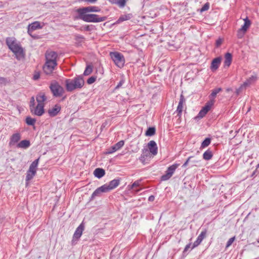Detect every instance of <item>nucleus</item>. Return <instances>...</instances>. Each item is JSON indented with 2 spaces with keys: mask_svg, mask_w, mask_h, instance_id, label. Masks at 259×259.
Returning <instances> with one entry per match:
<instances>
[{
  "mask_svg": "<svg viewBox=\"0 0 259 259\" xmlns=\"http://www.w3.org/2000/svg\"><path fill=\"white\" fill-rule=\"evenodd\" d=\"M101 9L97 6H91L86 7H82L75 10L77 15L74 19H80L86 22L99 23L105 21L107 19L106 16H100L94 14H89L90 12H99Z\"/></svg>",
  "mask_w": 259,
  "mask_h": 259,
  "instance_id": "obj_1",
  "label": "nucleus"
},
{
  "mask_svg": "<svg viewBox=\"0 0 259 259\" xmlns=\"http://www.w3.org/2000/svg\"><path fill=\"white\" fill-rule=\"evenodd\" d=\"M6 43L8 48L14 54L15 58L18 60L24 58L25 52L20 42L14 37H8L6 39Z\"/></svg>",
  "mask_w": 259,
  "mask_h": 259,
  "instance_id": "obj_2",
  "label": "nucleus"
},
{
  "mask_svg": "<svg viewBox=\"0 0 259 259\" xmlns=\"http://www.w3.org/2000/svg\"><path fill=\"white\" fill-rule=\"evenodd\" d=\"M66 90L71 92L76 89H81L84 84L82 76H77L73 79H66L65 81Z\"/></svg>",
  "mask_w": 259,
  "mask_h": 259,
  "instance_id": "obj_3",
  "label": "nucleus"
},
{
  "mask_svg": "<svg viewBox=\"0 0 259 259\" xmlns=\"http://www.w3.org/2000/svg\"><path fill=\"white\" fill-rule=\"evenodd\" d=\"M110 56L115 64L119 68L123 67L125 59L123 55L117 52H110Z\"/></svg>",
  "mask_w": 259,
  "mask_h": 259,
  "instance_id": "obj_4",
  "label": "nucleus"
},
{
  "mask_svg": "<svg viewBox=\"0 0 259 259\" xmlns=\"http://www.w3.org/2000/svg\"><path fill=\"white\" fill-rule=\"evenodd\" d=\"M50 88L53 95L55 97H61L64 93L63 88L56 82L52 83Z\"/></svg>",
  "mask_w": 259,
  "mask_h": 259,
  "instance_id": "obj_5",
  "label": "nucleus"
},
{
  "mask_svg": "<svg viewBox=\"0 0 259 259\" xmlns=\"http://www.w3.org/2000/svg\"><path fill=\"white\" fill-rule=\"evenodd\" d=\"M152 157V155L149 152L148 149L144 148L142 150V154L139 157V159L142 164L145 165L149 163Z\"/></svg>",
  "mask_w": 259,
  "mask_h": 259,
  "instance_id": "obj_6",
  "label": "nucleus"
},
{
  "mask_svg": "<svg viewBox=\"0 0 259 259\" xmlns=\"http://www.w3.org/2000/svg\"><path fill=\"white\" fill-rule=\"evenodd\" d=\"M179 165V164L175 163L169 166L166 171V174L162 176L161 180L166 181L170 178Z\"/></svg>",
  "mask_w": 259,
  "mask_h": 259,
  "instance_id": "obj_7",
  "label": "nucleus"
},
{
  "mask_svg": "<svg viewBox=\"0 0 259 259\" xmlns=\"http://www.w3.org/2000/svg\"><path fill=\"white\" fill-rule=\"evenodd\" d=\"M57 65V63L46 61L43 66V70L46 74L50 75L52 73Z\"/></svg>",
  "mask_w": 259,
  "mask_h": 259,
  "instance_id": "obj_8",
  "label": "nucleus"
},
{
  "mask_svg": "<svg viewBox=\"0 0 259 259\" xmlns=\"http://www.w3.org/2000/svg\"><path fill=\"white\" fill-rule=\"evenodd\" d=\"M214 101L212 100L207 102L198 113V116L200 118L203 117L210 109L211 107L214 104Z\"/></svg>",
  "mask_w": 259,
  "mask_h": 259,
  "instance_id": "obj_9",
  "label": "nucleus"
},
{
  "mask_svg": "<svg viewBox=\"0 0 259 259\" xmlns=\"http://www.w3.org/2000/svg\"><path fill=\"white\" fill-rule=\"evenodd\" d=\"M58 54L56 52L47 51L45 54L46 61L57 63Z\"/></svg>",
  "mask_w": 259,
  "mask_h": 259,
  "instance_id": "obj_10",
  "label": "nucleus"
},
{
  "mask_svg": "<svg viewBox=\"0 0 259 259\" xmlns=\"http://www.w3.org/2000/svg\"><path fill=\"white\" fill-rule=\"evenodd\" d=\"M108 192L104 185L98 188L92 194L90 200H93L96 197H100L103 193Z\"/></svg>",
  "mask_w": 259,
  "mask_h": 259,
  "instance_id": "obj_11",
  "label": "nucleus"
},
{
  "mask_svg": "<svg viewBox=\"0 0 259 259\" xmlns=\"http://www.w3.org/2000/svg\"><path fill=\"white\" fill-rule=\"evenodd\" d=\"M31 112L35 115L41 116L44 113V105L40 104L34 106L30 109Z\"/></svg>",
  "mask_w": 259,
  "mask_h": 259,
  "instance_id": "obj_12",
  "label": "nucleus"
},
{
  "mask_svg": "<svg viewBox=\"0 0 259 259\" xmlns=\"http://www.w3.org/2000/svg\"><path fill=\"white\" fill-rule=\"evenodd\" d=\"M148 149L150 154L153 156L157 155L158 153V148L157 144L154 141L151 140L148 143Z\"/></svg>",
  "mask_w": 259,
  "mask_h": 259,
  "instance_id": "obj_13",
  "label": "nucleus"
},
{
  "mask_svg": "<svg viewBox=\"0 0 259 259\" xmlns=\"http://www.w3.org/2000/svg\"><path fill=\"white\" fill-rule=\"evenodd\" d=\"M222 58L221 57H218L213 59L211 62L210 68L213 72L216 71L219 67Z\"/></svg>",
  "mask_w": 259,
  "mask_h": 259,
  "instance_id": "obj_14",
  "label": "nucleus"
},
{
  "mask_svg": "<svg viewBox=\"0 0 259 259\" xmlns=\"http://www.w3.org/2000/svg\"><path fill=\"white\" fill-rule=\"evenodd\" d=\"M120 183L119 179H114L111 181L109 184L104 185V187H106L107 192L111 191L112 189L116 188Z\"/></svg>",
  "mask_w": 259,
  "mask_h": 259,
  "instance_id": "obj_15",
  "label": "nucleus"
},
{
  "mask_svg": "<svg viewBox=\"0 0 259 259\" xmlns=\"http://www.w3.org/2000/svg\"><path fill=\"white\" fill-rule=\"evenodd\" d=\"M185 99L184 96L181 94L180 96V101L176 112L177 113V116L181 117L183 109V104L185 103Z\"/></svg>",
  "mask_w": 259,
  "mask_h": 259,
  "instance_id": "obj_16",
  "label": "nucleus"
},
{
  "mask_svg": "<svg viewBox=\"0 0 259 259\" xmlns=\"http://www.w3.org/2000/svg\"><path fill=\"white\" fill-rule=\"evenodd\" d=\"M206 232V230H204V231L201 232V233L198 236L196 240L194 242L193 246H192V249H193L194 248L197 247L201 243V242L205 237Z\"/></svg>",
  "mask_w": 259,
  "mask_h": 259,
  "instance_id": "obj_17",
  "label": "nucleus"
},
{
  "mask_svg": "<svg viewBox=\"0 0 259 259\" xmlns=\"http://www.w3.org/2000/svg\"><path fill=\"white\" fill-rule=\"evenodd\" d=\"M256 78L255 76H251L240 86V88L237 90V93L238 94L240 91L250 85L253 81L256 80Z\"/></svg>",
  "mask_w": 259,
  "mask_h": 259,
  "instance_id": "obj_18",
  "label": "nucleus"
},
{
  "mask_svg": "<svg viewBox=\"0 0 259 259\" xmlns=\"http://www.w3.org/2000/svg\"><path fill=\"white\" fill-rule=\"evenodd\" d=\"M61 110V106L58 104H56L53 108L48 110V113L51 117L56 116Z\"/></svg>",
  "mask_w": 259,
  "mask_h": 259,
  "instance_id": "obj_19",
  "label": "nucleus"
},
{
  "mask_svg": "<svg viewBox=\"0 0 259 259\" xmlns=\"http://www.w3.org/2000/svg\"><path fill=\"white\" fill-rule=\"evenodd\" d=\"M84 226L83 223H81L76 229L73 234V239H78L81 236L84 230Z\"/></svg>",
  "mask_w": 259,
  "mask_h": 259,
  "instance_id": "obj_20",
  "label": "nucleus"
},
{
  "mask_svg": "<svg viewBox=\"0 0 259 259\" xmlns=\"http://www.w3.org/2000/svg\"><path fill=\"white\" fill-rule=\"evenodd\" d=\"M21 134L19 133L13 134L10 138L9 145H13L15 144L18 143V141L21 139Z\"/></svg>",
  "mask_w": 259,
  "mask_h": 259,
  "instance_id": "obj_21",
  "label": "nucleus"
},
{
  "mask_svg": "<svg viewBox=\"0 0 259 259\" xmlns=\"http://www.w3.org/2000/svg\"><path fill=\"white\" fill-rule=\"evenodd\" d=\"M124 141L121 140L113 146L111 150L107 152V154H111L120 149L124 145Z\"/></svg>",
  "mask_w": 259,
  "mask_h": 259,
  "instance_id": "obj_22",
  "label": "nucleus"
},
{
  "mask_svg": "<svg viewBox=\"0 0 259 259\" xmlns=\"http://www.w3.org/2000/svg\"><path fill=\"white\" fill-rule=\"evenodd\" d=\"M40 23L38 21H35L28 26V33H30L35 30L41 28Z\"/></svg>",
  "mask_w": 259,
  "mask_h": 259,
  "instance_id": "obj_23",
  "label": "nucleus"
},
{
  "mask_svg": "<svg viewBox=\"0 0 259 259\" xmlns=\"http://www.w3.org/2000/svg\"><path fill=\"white\" fill-rule=\"evenodd\" d=\"M232 61V56L230 53H227L225 55L224 66L229 67L231 64Z\"/></svg>",
  "mask_w": 259,
  "mask_h": 259,
  "instance_id": "obj_24",
  "label": "nucleus"
},
{
  "mask_svg": "<svg viewBox=\"0 0 259 259\" xmlns=\"http://www.w3.org/2000/svg\"><path fill=\"white\" fill-rule=\"evenodd\" d=\"M30 146V143L29 140H24L20 141L17 144V147L23 149H27Z\"/></svg>",
  "mask_w": 259,
  "mask_h": 259,
  "instance_id": "obj_25",
  "label": "nucleus"
},
{
  "mask_svg": "<svg viewBox=\"0 0 259 259\" xmlns=\"http://www.w3.org/2000/svg\"><path fill=\"white\" fill-rule=\"evenodd\" d=\"M47 98L45 95V94L42 93H40L38 94L36 97V100L38 104H40L41 105H44V102L46 100Z\"/></svg>",
  "mask_w": 259,
  "mask_h": 259,
  "instance_id": "obj_26",
  "label": "nucleus"
},
{
  "mask_svg": "<svg viewBox=\"0 0 259 259\" xmlns=\"http://www.w3.org/2000/svg\"><path fill=\"white\" fill-rule=\"evenodd\" d=\"M94 174L96 177L100 179V178H101L102 177H103L105 175V171L102 168H97L95 169V170H94Z\"/></svg>",
  "mask_w": 259,
  "mask_h": 259,
  "instance_id": "obj_27",
  "label": "nucleus"
},
{
  "mask_svg": "<svg viewBox=\"0 0 259 259\" xmlns=\"http://www.w3.org/2000/svg\"><path fill=\"white\" fill-rule=\"evenodd\" d=\"M222 91L221 88H215L212 91L211 94L209 96V101L213 100L215 101L214 99L217 96V95Z\"/></svg>",
  "mask_w": 259,
  "mask_h": 259,
  "instance_id": "obj_28",
  "label": "nucleus"
},
{
  "mask_svg": "<svg viewBox=\"0 0 259 259\" xmlns=\"http://www.w3.org/2000/svg\"><path fill=\"white\" fill-rule=\"evenodd\" d=\"M36 170H34L31 169L28 170L27 172V175L26 177V181L28 182L31 180L33 177L35 175Z\"/></svg>",
  "mask_w": 259,
  "mask_h": 259,
  "instance_id": "obj_29",
  "label": "nucleus"
},
{
  "mask_svg": "<svg viewBox=\"0 0 259 259\" xmlns=\"http://www.w3.org/2000/svg\"><path fill=\"white\" fill-rule=\"evenodd\" d=\"M244 23L243 26H242L241 29L246 31L247 29L249 27L251 24L250 21L248 19L247 17L244 19Z\"/></svg>",
  "mask_w": 259,
  "mask_h": 259,
  "instance_id": "obj_30",
  "label": "nucleus"
},
{
  "mask_svg": "<svg viewBox=\"0 0 259 259\" xmlns=\"http://www.w3.org/2000/svg\"><path fill=\"white\" fill-rule=\"evenodd\" d=\"M213 154L209 149L207 150L203 154V158L206 160H209L212 157Z\"/></svg>",
  "mask_w": 259,
  "mask_h": 259,
  "instance_id": "obj_31",
  "label": "nucleus"
},
{
  "mask_svg": "<svg viewBox=\"0 0 259 259\" xmlns=\"http://www.w3.org/2000/svg\"><path fill=\"white\" fill-rule=\"evenodd\" d=\"M156 129L154 127H150L148 128L145 133L146 136H152L155 134Z\"/></svg>",
  "mask_w": 259,
  "mask_h": 259,
  "instance_id": "obj_32",
  "label": "nucleus"
},
{
  "mask_svg": "<svg viewBox=\"0 0 259 259\" xmlns=\"http://www.w3.org/2000/svg\"><path fill=\"white\" fill-rule=\"evenodd\" d=\"M25 121L26 124L28 125H34L36 122V120L30 116H27L26 118Z\"/></svg>",
  "mask_w": 259,
  "mask_h": 259,
  "instance_id": "obj_33",
  "label": "nucleus"
},
{
  "mask_svg": "<svg viewBox=\"0 0 259 259\" xmlns=\"http://www.w3.org/2000/svg\"><path fill=\"white\" fill-rule=\"evenodd\" d=\"M38 161H39V158H37V159L35 160L30 164L29 168L34 170H36V167L38 166Z\"/></svg>",
  "mask_w": 259,
  "mask_h": 259,
  "instance_id": "obj_34",
  "label": "nucleus"
},
{
  "mask_svg": "<svg viewBox=\"0 0 259 259\" xmlns=\"http://www.w3.org/2000/svg\"><path fill=\"white\" fill-rule=\"evenodd\" d=\"M211 142V139L209 138H206L201 143V147L204 148L207 147Z\"/></svg>",
  "mask_w": 259,
  "mask_h": 259,
  "instance_id": "obj_35",
  "label": "nucleus"
},
{
  "mask_svg": "<svg viewBox=\"0 0 259 259\" xmlns=\"http://www.w3.org/2000/svg\"><path fill=\"white\" fill-rule=\"evenodd\" d=\"M93 71V68L90 65H88L83 72V75L87 76L90 75Z\"/></svg>",
  "mask_w": 259,
  "mask_h": 259,
  "instance_id": "obj_36",
  "label": "nucleus"
},
{
  "mask_svg": "<svg viewBox=\"0 0 259 259\" xmlns=\"http://www.w3.org/2000/svg\"><path fill=\"white\" fill-rule=\"evenodd\" d=\"M131 18V14H128L127 15L121 16V17H119L118 21L122 22V21L130 20Z\"/></svg>",
  "mask_w": 259,
  "mask_h": 259,
  "instance_id": "obj_37",
  "label": "nucleus"
},
{
  "mask_svg": "<svg viewBox=\"0 0 259 259\" xmlns=\"http://www.w3.org/2000/svg\"><path fill=\"white\" fill-rule=\"evenodd\" d=\"M141 180H137L136 181L133 183V184L131 186H128V187H130V189H133L135 187H139L140 185L141 184Z\"/></svg>",
  "mask_w": 259,
  "mask_h": 259,
  "instance_id": "obj_38",
  "label": "nucleus"
},
{
  "mask_svg": "<svg viewBox=\"0 0 259 259\" xmlns=\"http://www.w3.org/2000/svg\"><path fill=\"white\" fill-rule=\"evenodd\" d=\"M116 4H117L119 7L123 8L125 6L126 0H116Z\"/></svg>",
  "mask_w": 259,
  "mask_h": 259,
  "instance_id": "obj_39",
  "label": "nucleus"
},
{
  "mask_svg": "<svg viewBox=\"0 0 259 259\" xmlns=\"http://www.w3.org/2000/svg\"><path fill=\"white\" fill-rule=\"evenodd\" d=\"M245 32H246V31H245L241 29H239L237 31V37L238 38H242L244 36Z\"/></svg>",
  "mask_w": 259,
  "mask_h": 259,
  "instance_id": "obj_40",
  "label": "nucleus"
},
{
  "mask_svg": "<svg viewBox=\"0 0 259 259\" xmlns=\"http://www.w3.org/2000/svg\"><path fill=\"white\" fill-rule=\"evenodd\" d=\"M235 239V236H234V237L230 238L227 242L226 248H227L229 246H230L232 245V244L233 243V242L234 241Z\"/></svg>",
  "mask_w": 259,
  "mask_h": 259,
  "instance_id": "obj_41",
  "label": "nucleus"
},
{
  "mask_svg": "<svg viewBox=\"0 0 259 259\" xmlns=\"http://www.w3.org/2000/svg\"><path fill=\"white\" fill-rule=\"evenodd\" d=\"M97 77L96 76H91L90 78H89L87 80V83L89 84H91L93 83L96 80Z\"/></svg>",
  "mask_w": 259,
  "mask_h": 259,
  "instance_id": "obj_42",
  "label": "nucleus"
},
{
  "mask_svg": "<svg viewBox=\"0 0 259 259\" xmlns=\"http://www.w3.org/2000/svg\"><path fill=\"white\" fill-rule=\"evenodd\" d=\"M199 162H200V160L194 159V158L193 159H192L191 160V161H190V162H191V167L194 166H197V164L198 163H199Z\"/></svg>",
  "mask_w": 259,
  "mask_h": 259,
  "instance_id": "obj_43",
  "label": "nucleus"
},
{
  "mask_svg": "<svg viewBox=\"0 0 259 259\" xmlns=\"http://www.w3.org/2000/svg\"><path fill=\"white\" fill-rule=\"evenodd\" d=\"M209 3H207L205 4L203 6V7L201 8V9H200V12H202L207 11L209 9Z\"/></svg>",
  "mask_w": 259,
  "mask_h": 259,
  "instance_id": "obj_44",
  "label": "nucleus"
},
{
  "mask_svg": "<svg viewBox=\"0 0 259 259\" xmlns=\"http://www.w3.org/2000/svg\"><path fill=\"white\" fill-rule=\"evenodd\" d=\"M94 29V26L92 25H87L84 26L83 29L85 31H90Z\"/></svg>",
  "mask_w": 259,
  "mask_h": 259,
  "instance_id": "obj_45",
  "label": "nucleus"
},
{
  "mask_svg": "<svg viewBox=\"0 0 259 259\" xmlns=\"http://www.w3.org/2000/svg\"><path fill=\"white\" fill-rule=\"evenodd\" d=\"M193 158H194V156H189L188 158V159H187V160L185 161V162L183 164V165H182V167H186L188 165V164L190 162V161H191V160L192 159H193Z\"/></svg>",
  "mask_w": 259,
  "mask_h": 259,
  "instance_id": "obj_46",
  "label": "nucleus"
},
{
  "mask_svg": "<svg viewBox=\"0 0 259 259\" xmlns=\"http://www.w3.org/2000/svg\"><path fill=\"white\" fill-rule=\"evenodd\" d=\"M34 106H35V99H34V97H32L31 98L30 101V104H29L30 109H31V108H32Z\"/></svg>",
  "mask_w": 259,
  "mask_h": 259,
  "instance_id": "obj_47",
  "label": "nucleus"
},
{
  "mask_svg": "<svg viewBox=\"0 0 259 259\" xmlns=\"http://www.w3.org/2000/svg\"><path fill=\"white\" fill-rule=\"evenodd\" d=\"M125 81L124 79H122L120 80L119 82L117 84V85L116 86L115 89L117 90L119 89L124 83Z\"/></svg>",
  "mask_w": 259,
  "mask_h": 259,
  "instance_id": "obj_48",
  "label": "nucleus"
},
{
  "mask_svg": "<svg viewBox=\"0 0 259 259\" xmlns=\"http://www.w3.org/2000/svg\"><path fill=\"white\" fill-rule=\"evenodd\" d=\"M223 41V39L222 38H218L215 42V46L217 47H219L222 44Z\"/></svg>",
  "mask_w": 259,
  "mask_h": 259,
  "instance_id": "obj_49",
  "label": "nucleus"
},
{
  "mask_svg": "<svg viewBox=\"0 0 259 259\" xmlns=\"http://www.w3.org/2000/svg\"><path fill=\"white\" fill-rule=\"evenodd\" d=\"M40 78V74L39 72H36L34 73L33 78L34 80H36Z\"/></svg>",
  "mask_w": 259,
  "mask_h": 259,
  "instance_id": "obj_50",
  "label": "nucleus"
},
{
  "mask_svg": "<svg viewBox=\"0 0 259 259\" xmlns=\"http://www.w3.org/2000/svg\"><path fill=\"white\" fill-rule=\"evenodd\" d=\"M7 82V79L6 78L0 77V84H5Z\"/></svg>",
  "mask_w": 259,
  "mask_h": 259,
  "instance_id": "obj_51",
  "label": "nucleus"
},
{
  "mask_svg": "<svg viewBox=\"0 0 259 259\" xmlns=\"http://www.w3.org/2000/svg\"><path fill=\"white\" fill-rule=\"evenodd\" d=\"M84 2H87L88 3L90 4H94L98 0H83Z\"/></svg>",
  "mask_w": 259,
  "mask_h": 259,
  "instance_id": "obj_52",
  "label": "nucleus"
},
{
  "mask_svg": "<svg viewBox=\"0 0 259 259\" xmlns=\"http://www.w3.org/2000/svg\"><path fill=\"white\" fill-rule=\"evenodd\" d=\"M191 245V243H190L187 244L184 248V251H187L190 248Z\"/></svg>",
  "mask_w": 259,
  "mask_h": 259,
  "instance_id": "obj_53",
  "label": "nucleus"
},
{
  "mask_svg": "<svg viewBox=\"0 0 259 259\" xmlns=\"http://www.w3.org/2000/svg\"><path fill=\"white\" fill-rule=\"evenodd\" d=\"M155 197L153 195H151L148 198V200L149 201H153L154 200Z\"/></svg>",
  "mask_w": 259,
  "mask_h": 259,
  "instance_id": "obj_54",
  "label": "nucleus"
},
{
  "mask_svg": "<svg viewBox=\"0 0 259 259\" xmlns=\"http://www.w3.org/2000/svg\"><path fill=\"white\" fill-rule=\"evenodd\" d=\"M112 4H115L116 3V0H108Z\"/></svg>",
  "mask_w": 259,
  "mask_h": 259,
  "instance_id": "obj_55",
  "label": "nucleus"
},
{
  "mask_svg": "<svg viewBox=\"0 0 259 259\" xmlns=\"http://www.w3.org/2000/svg\"><path fill=\"white\" fill-rule=\"evenodd\" d=\"M227 91L228 92V91H230V89H228L227 90Z\"/></svg>",
  "mask_w": 259,
  "mask_h": 259,
  "instance_id": "obj_56",
  "label": "nucleus"
},
{
  "mask_svg": "<svg viewBox=\"0 0 259 259\" xmlns=\"http://www.w3.org/2000/svg\"><path fill=\"white\" fill-rule=\"evenodd\" d=\"M79 38H83V37H82V36H80V37H79Z\"/></svg>",
  "mask_w": 259,
  "mask_h": 259,
  "instance_id": "obj_57",
  "label": "nucleus"
}]
</instances>
